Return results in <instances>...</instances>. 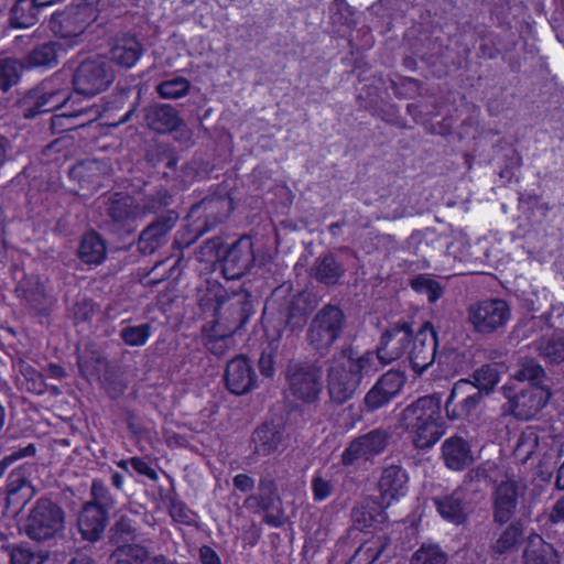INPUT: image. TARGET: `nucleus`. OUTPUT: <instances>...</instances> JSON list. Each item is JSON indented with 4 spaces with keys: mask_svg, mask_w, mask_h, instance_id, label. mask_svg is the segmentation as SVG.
Returning <instances> with one entry per match:
<instances>
[{
    "mask_svg": "<svg viewBox=\"0 0 564 564\" xmlns=\"http://www.w3.org/2000/svg\"><path fill=\"white\" fill-rule=\"evenodd\" d=\"M145 551L138 545H128L118 549L112 554L115 564H143Z\"/></svg>",
    "mask_w": 564,
    "mask_h": 564,
    "instance_id": "nucleus-44",
    "label": "nucleus"
},
{
    "mask_svg": "<svg viewBox=\"0 0 564 564\" xmlns=\"http://www.w3.org/2000/svg\"><path fill=\"white\" fill-rule=\"evenodd\" d=\"M387 543L382 536L373 538L365 542L356 552L351 564H372L383 552Z\"/></svg>",
    "mask_w": 564,
    "mask_h": 564,
    "instance_id": "nucleus-35",
    "label": "nucleus"
},
{
    "mask_svg": "<svg viewBox=\"0 0 564 564\" xmlns=\"http://www.w3.org/2000/svg\"><path fill=\"white\" fill-rule=\"evenodd\" d=\"M176 214L170 213L166 219L159 220L147 227L140 237L139 247L144 253H152L162 242L176 221Z\"/></svg>",
    "mask_w": 564,
    "mask_h": 564,
    "instance_id": "nucleus-23",
    "label": "nucleus"
},
{
    "mask_svg": "<svg viewBox=\"0 0 564 564\" xmlns=\"http://www.w3.org/2000/svg\"><path fill=\"white\" fill-rule=\"evenodd\" d=\"M543 373V369L533 360L524 361L516 373V380L520 386L534 383Z\"/></svg>",
    "mask_w": 564,
    "mask_h": 564,
    "instance_id": "nucleus-47",
    "label": "nucleus"
},
{
    "mask_svg": "<svg viewBox=\"0 0 564 564\" xmlns=\"http://www.w3.org/2000/svg\"><path fill=\"white\" fill-rule=\"evenodd\" d=\"M78 365H79L82 375L86 379L93 380L97 377V372L99 371V368L102 364L99 359L88 360L80 356L78 359Z\"/></svg>",
    "mask_w": 564,
    "mask_h": 564,
    "instance_id": "nucleus-54",
    "label": "nucleus"
},
{
    "mask_svg": "<svg viewBox=\"0 0 564 564\" xmlns=\"http://www.w3.org/2000/svg\"><path fill=\"white\" fill-rule=\"evenodd\" d=\"M57 51L56 45L48 43L37 50V67L40 66H52L56 63Z\"/></svg>",
    "mask_w": 564,
    "mask_h": 564,
    "instance_id": "nucleus-50",
    "label": "nucleus"
},
{
    "mask_svg": "<svg viewBox=\"0 0 564 564\" xmlns=\"http://www.w3.org/2000/svg\"><path fill=\"white\" fill-rule=\"evenodd\" d=\"M34 184L35 166L30 163L10 181L8 191L14 194L22 204L29 206L35 196Z\"/></svg>",
    "mask_w": 564,
    "mask_h": 564,
    "instance_id": "nucleus-24",
    "label": "nucleus"
},
{
    "mask_svg": "<svg viewBox=\"0 0 564 564\" xmlns=\"http://www.w3.org/2000/svg\"><path fill=\"white\" fill-rule=\"evenodd\" d=\"M499 382L497 369L492 366H484L475 373L474 386L477 390L489 391Z\"/></svg>",
    "mask_w": 564,
    "mask_h": 564,
    "instance_id": "nucleus-45",
    "label": "nucleus"
},
{
    "mask_svg": "<svg viewBox=\"0 0 564 564\" xmlns=\"http://www.w3.org/2000/svg\"><path fill=\"white\" fill-rule=\"evenodd\" d=\"M388 437L384 432L371 431L354 441L343 453L345 465H351L360 460H367L380 454L387 446Z\"/></svg>",
    "mask_w": 564,
    "mask_h": 564,
    "instance_id": "nucleus-16",
    "label": "nucleus"
},
{
    "mask_svg": "<svg viewBox=\"0 0 564 564\" xmlns=\"http://www.w3.org/2000/svg\"><path fill=\"white\" fill-rule=\"evenodd\" d=\"M278 356V345L270 344L263 349L259 358V370L263 377L271 378L275 373V359Z\"/></svg>",
    "mask_w": 564,
    "mask_h": 564,
    "instance_id": "nucleus-46",
    "label": "nucleus"
},
{
    "mask_svg": "<svg viewBox=\"0 0 564 564\" xmlns=\"http://www.w3.org/2000/svg\"><path fill=\"white\" fill-rule=\"evenodd\" d=\"M105 527V511L98 505H85L78 519V528L83 538L89 541H96L100 538Z\"/></svg>",
    "mask_w": 564,
    "mask_h": 564,
    "instance_id": "nucleus-22",
    "label": "nucleus"
},
{
    "mask_svg": "<svg viewBox=\"0 0 564 564\" xmlns=\"http://www.w3.org/2000/svg\"><path fill=\"white\" fill-rule=\"evenodd\" d=\"M411 332L410 326L403 323L395 324L383 333L378 350L373 352L377 358L376 371L382 365L404 357Z\"/></svg>",
    "mask_w": 564,
    "mask_h": 564,
    "instance_id": "nucleus-11",
    "label": "nucleus"
},
{
    "mask_svg": "<svg viewBox=\"0 0 564 564\" xmlns=\"http://www.w3.org/2000/svg\"><path fill=\"white\" fill-rule=\"evenodd\" d=\"M408 482L409 477L402 468L390 466L383 469L378 484L381 507L387 509L404 497Z\"/></svg>",
    "mask_w": 564,
    "mask_h": 564,
    "instance_id": "nucleus-17",
    "label": "nucleus"
},
{
    "mask_svg": "<svg viewBox=\"0 0 564 564\" xmlns=\"http://www.w3.org/2000/svg\"><path fill=\"white\" fill-rule=\"evenodd\" d=\"M91 21L93 17L89 8L75 7L54 14L50 28L56 36L68 41L69 44H74Z\"/></svg>",
    "mask_w": 564,
    "mask_h": 564,
    "instance_id": "nucleus-10",
    "label": "nucleus"
},
{
    "mask_svg": "<svg viewBox=\"0 0 564 564\" xmlns=\"http://www.w3.org/2000/svg\"><path fill=\"white\" fill-rule=\"evenodd\" d=\"M519 487L514 479L507 477L498 486L495 495V519L500 523L507 522L516 508Z\"/></svg>",
    "mask_w": 564,
    "mask_h": 564,
    "instance_id": "nucleus-19",
    "label": "nucleus"
},
{
    "mask_svg": "<svg viewBox=\"0 0 564 564\" xmlns=\"http://www.w3.org/2000/svg\"><path fill=\"white\" fill-rule=\"evenodd\" d=\"M23 455L21 453H13L11 455L4 456L0 460V477H2L8 468L12 465V463L19 458H21Z\"/></svg>",
    "mask_w": 564,
    "mask_h": 564,
    "instance_id": "nucleus-61",
    "label": "nucleus"
},
{
    "mask_svg": "<svg viewBox=\"0 0 564 564\" xmlns=\"http://www.w3.org/2000/svg\"><path fill=\"white\" fill-rule=\"evenodd\" d=\"M234 486L242 492H248L253 489L254 480L248 475L239 474L234 478Z\"/></svg>",
    "mask_w": 564,
    "mask_h": 564,
    "instance_id": "nucleus-57",
    "label": "nucleus"
},
{
    "mask_svg": "<svg viewBox=\"0 0 564 564\" xmlns=\"http://www.w3.org/2000/svg\"><path fill=\"white\" fill-rule=\"evenodd\" d=\"M372 351L362 355L344 352L332 362L328 371V393L332 401L344 403L356 393L364 376L376 372Z\"/></svg>",
    "mask_w": 564,
    "mask_h": 564,
    "instance_id": "nucleus-2",
    "label": "nucleus"
},
{
    "mask_svg": "<svg viewBox=\"0 0 564 564\" xmlns=\"http://www.w3.org/2000/svg\"><path fill=\"white\" fill-rule=\"evenodd\" d=\"M4 223L0 218V262H4L8 259L9 245L6 240Z\"/></svg>",
    "mask_w": 564,
    "mask_h": 564,
    "instance_id": "nucleus-60",
    "label": "nucleus"
},
{
    "mask_svg": "<svg viewBox=\"0 0 564 564\" xmlns=\"http://www.w3.org/2000/svg\"><path fill=\"white\" fill-rule=\"evenodd\" d=\"M35 553L24 546H13L10 552V564H32Z\"/></svg>",
    "mask_w": 564,
    "mask_h": 564,
    "instance_id": "nucleus-52",
    "label": "nucleus"
},
{
    "mask_svg": "<svg viewBox=\"0 0 564 564\" xmlns=\"http://www.w3.org/2000/svg\"><path fill=\"white\" fill-rule=\"evenodd\" d=\"M510 316L509 305L499 299L477 302L468 310V322L476 332L481 334H489L503 327Z\"/></svg>",
    "mask_w": 564,
    "mask_h": 564,
    "instance_id": "nucleus-4",
    "label": "nucleus"
},
{
    "mask_svg": "<svg viewBox=\"0 0 564 564\" xmlns=\"http://www.w3.org/2000/svg\"><path fill=\"white\" fill-rule=\"evenodd\" d=\"M286 380L292 395L303 402H314L322 391L321 371L313 366L291 364Z\"/></svg>",
    "mask_w": 564,
    "mask_h": 564,
    "instance_id": "nucleus-9",
    "label": "nucleus"
},
{
    "mask_svg": "<svg viewBox=\"0 0 564 564\" xmlns=\"http://www.w3.org/2000/svg\"><path fill=\"white\" fill-rule=\"evenodd\" d=\"M386 508L380 506L379 509L375 508V502H367L354 512L355 523L360 529L377 528L387 521Z\"/></svg>",
    "mask_w": 564,
    "mask_h": 564,
    "instance_id": "nucleus-31",
    "label": "nucleus"
},
{
    "mask_svg": "<svg viewBox=\"0 0 564 564\" xmlns=\"http://www.w3.org/2000/svg\"><path fill=\"white\" fill-rule=\"evenodd\" d=\"M113 79V74L107 67L106 58L97 56L84 61L74 77L77 94L95 96L105 90Z\"/></svg>",
    "mask_w": 564,
    "mask_h": 564,
    "instance_id": "nucleus-5",
    "label": "nucleus"
},
{
    "mask_svg": "<svg viewBox=\"0 0 564 564\" xmlns=\"http://www.w3.org/2000/svg\"><path fill=\"white\" fill-rule=\"evenodd\" d=\"M199 555L203 564H220V560L216 552L208 546H203L199 551Z\"/></svg>",
    "mask_w": 564,
    "mask_h": 564,
    "instance_id": "nucleus-59",
    "label": "nucleus"
},
{
    "mask_svg": "<svg viewBox=\"0 0 564 564\" xmlns=\"http://www.w3.org/2000/svg\"><path fill=\"white\" fill-rule=\"evenodd\" d=\"M64 527L62 510L50 501L37 503V540L47 539Z\"/></svg>",
    "mask_w": 564,
    "mask_h": 564,
    "instance_id": "nucleus-20",
    "label": "nucleus"
},
{
    "mask_svg": "<svg viewBox=\"0 0 564 564\" xmlns=\"http://www.w3.org/2000/svg\"><path fill=\"white\" fill-rule=\"evenodd\" d=\"M227 291L217 282L206 280L198 289V303L203 311L212 312L214 316L223 310V304L227 297Z\"/></svg>",
    "mask_w": 564,
    "mask_h": 564,
    "instance_id": "nucleus-27",
    "label": "nucleus"
},
{
    "mask_svg": "<svg viewBox=\"0 0 564 564\" xmlns=\"http://www.w3.org/2000/svg\"><path fill=\"white\" fill-rule=\"evenodd\" d=\"M343 327V312L336 306H326L314 317L308 340L317 350L327 349L339 338Z\"/></svg>",
    "mask_w": 564,
    "mask_h": 564,
    "instance_id": "nucleus-6",
    "label": "nucleus"
},
{
    "mask_svg": "<svg viewBox=\"0 0 564 564\" xmlns=\"http://www.w3.org/2000/svg\"><path fill=\"white\" fill-rule=\"evenodd\" d=\"M106 253V245L99 235L88 232L83 237L78 256L85 263L99 264L105 260Z\"/></svg>",
    "mask_w": 564,
    "mask_h": 564,
    "instance_id": "nucleus-29",
    "label": "nucleus"
},
{
    "mask_svg": "<svg viewBox=\"0 0 564 564\" xmlns=\"http://www.w3.org/2000/svg\"><path fill=\"white\" fill-rule=\"evenodd\" d=\"M145 214L143 208L134 205L131 198H123L116 202L110 210L111 217L118 221L134 220Z\"/></svg>",
    "mask_w": 564,
    "mask_h": 564,
    "instance_id": "nucleus-38",
    "label": "nucleus"
},
{
    "mask_svg": "<svg viewBox=\"0 0 564 564\" xmlns=\"http://www.w3.org/2000/svg\"><path fill=\"white\" fill-rule=\"evenodd\" d=\"M481 399V392L467 380L456 382L446 401L445 410L451 420L468 415L476 409Z\"/></svg>",
    "mask_w": 564,
    "mask_h": 564,
    "instance_id": "nucleus-13",
    "label": "nucleus"
},
{
    "mask_svg": "<svg viewBox=\"0 0 564 564\" xmlns=\"http://www.w3.org/2000/svg\"><path fill=\"white\" fill-rule=\"evenodd\" d=\"M446 555L433 544L422 545L412 557V564H446Z\"/></svg>",
    "mask_w": 564,
    "mask_h": 564,
    "instance_id": "nucleus-43",
    "label": "nucleus"
},
{
    "mask_svg": "<svg viewBox=\"0 0 564 564\" xmlns=\"http://www.w3.org/2000/svg\"><path fill=\"white\" fill-rule=\"evenodd\" d=\"M411 286L415 292L426 295L430 302H435L443 293L440 283L427 275L414 278L411 281Z\"/></svg>",
    "mask_w": 564,
    "mask_h": 564,
    "instance_id": "nucleus-42",
    "label": "nucleus"
},
{
    "mask_svg": "<svg viewBox=\"0 0 564 564\" xmlns=\"http://www.w3.org/2000/svg\"><path fill=\"white\" fill-rule=\"evenodd\" d=\"M436 347L437 336L432 324L424 323L415 334L411 332L404 357L416 375H422L433 364Z\"/></svg>",
    "mask_w": 564,
    "mask_h": 564,
    "instance_id": "nucleus-3",
    "label": "nucleus"
},
{
    "mask_svg": "<svg viewBox=\"0 0 564 564\" xmlns=\"http://www.w3.org/2000/svg\"><path fill=\"white\" fill-rule=\"evenodd\" d=\"M540 355L550 362L564 361V334L554 333L550 337H544L538 347Z\"/></svg>",
    "mask_w": 564,
    "mask_h": 564,
    "instance_id": "nucleus-34",
    "label": "nucleus"
},
{
    "mask_svg": "<svg viewBox=\"0 0 564 564\" xmlns=\"http://www.w3.org/2000/svg\"><path fill=\"white\" fill-rule=\"evenodd\" d=\"M551 520L553 522L564 521V497L555 503L551 513Z\"/></svg>",
    "mask_w": 564,
    "mask_h": 564,
    "instance_id": "nucleus-62",
    "label": "nucleus"
},
{
    "mask_svg": "<svg viewBox=\"0 0 564 564\" xmlns=\"http://www.w3.org/2000/svg\"><path fill=\"white\" fill-rule=\"evenodd\" d=\"M154 117L162 121V123L151 122V126L156 131H169L177 126V117L173 109L170 107H161L153 112Z\"/></svg>",
    "mask_w": 564,
    "mask_h": 564,
    "instance_id": "nucleus-48",
    "label": "nucleus"
},
{
    "mask_svg": "<svg viewBox=\"0 0 564 564\" xmlns=\"http://www.w3.org/2000/svg\"><path fill=\"white\" fill-rule=\"evenodd\" d=\"M405 376L400 371H388L382 375L365 397L369 410H377L388 404L403 389Z\"/></svg>",
    "mask_w": 564,
    "mask_h": 564,
    "instance_id": "nucleus-14",
    "label": "nucleus"
},
{
    "mask_svg": "<svg viewBox=\"0 0 564 564\" xmlns=\"http://www.w3.org/2000/svg\"><path fill=\"white\" fill-rule=\"evenodd\" d=\"M258 453L267 455L280 447L282 434L269 425L259 427L252 437Z\"/></svg>",
    "mask_w": 564,
    "mask_h": 564,
    "instance_id": "nucleus-32",
    "label": "nucleus"
},
{
    "mask_svg": "<svg viewBox=\"0 0 564 564\" xmlns=\"http://www.w3.org/2000/svg\"><path fill=\"white\" fill-rule=\"evenodd\" d=\"M225 382L227 389L237 395L253 390L258 383V376L252 362L245 356L231 359L226 368Z\"/></svg>",
    "mask_w": 564,
    "mask_h": 564,
    "instance_id": "nucleus-12",
    "label": "nucleus"
},
{
    "mask_svg": "<svg viewBox=\"0 0 564 564\" xmlns=\"http://www.w3.org/2000/svg\"><path fill=\"white\" fill-rule=\"evenodd\" d=\"M25 533L31 540L35 541V505L31 506L28 509Z\"/></svg>",
    "mask_w": 564,
    "mask_h": 564,
    "instance_id": "nucleus-58",
    "label": "nucleus"
},
{
    "mask_svg": "<svg viewBox=\"0 0 564 564\" xmlns=\"http://www.w3.org/2000/svg\"><path fill=\"white\" fill-rule=\"evenodd\" d=\"M252 262V256L248 249L240 245L230 248L224 258L223 272L226 279L234 280L242 276Z\"/></svg>",
    "mask_w": 564,
    "mask_h": 564,
    "instance_id": "nucleus-25",
    "label": "nucleus"
},
{
    "mask_svg": "<svg viewBox=\"0 0 564 564\" xmlns=\"http://www.w3.org/2000/svg\"><path fill=\"white\" fill-rule=\"evenodd\" d=\"M513 395L508 394L511 413L521 420L535 416L547 403L550 392L538 383H525L516 387Z\"/></svg>",
    "mask_w": 564,
    "mask_h": 564,
    "instance_id": "nucleus-8",
    "label": "nucleus"
},
{
    "mask_svg": "<svg viewBox=\"0 0 564 564\" xmlns=\"http://www.w3.org/2000/svg\"><path fill=\"white\" fill-rule=\"evenodd\" d=\"M35 36V31L28 35H19L15 37V46L22 47L24 44H30L31 40Z\"/></svg>",
    "mask_w": 564,
    "mask_h": 564,
    "instance_id": "nucleus-63",
    "label": "nucleus"
},
{
    "mask_svg": "<svg viewBox=\"0 0 564 564\" xmlns=\"http://www.w3.org/2000/svg\"><path fill=\"white\" fill-rule=\"evenodd\" d=\"M397 429L409 434L416 448L433 447L446 433L440 395H425L408 404L397 414Z\"/></svg>",
    "mask_w": 564,
    "mask_h": 564,
    "instance_id": "nucleus-1",
    "label": "nucleus"
},
{
    "mask_svg": "<svg viewBox=\"0 0 564 564\" xmlns=\"http://www.w3.org/2000/svg\"><path fill=\"white\" fill-rule=\"evenodd\" d=\"M141 45L134 37L119 39L111 50L112 61L122 67H133L141 56Z\"/></svg>",
    "mask_w": 564,
    "mask_h": 564,
    "instance_id": "nucleus-28",
    "label": "nucleus"
},
{
    "mask_svg": "<svg viewBox=\"0 0 564 564\" xmlns=\"http://www.w3.org/2000/svg\"><path fill=\"white\" fill-rule=\"evenodd\" d=\"M442 449L446 466L453 470H462L474 462L473 452L462 437L447 438Z\"/></svg>",
    "mask_w": 564,
    "mask_h": 564,
    "instance_id": "nucleus-21",
    "label": "nucleus"
},
{
    "mask_svg": "<svg viewBox=\"0 0 564 564\" xmlns=\"http://www.w3.org/2000/svg\"><path fill=\"white\" fill-rule=\"evenodd\" d=\"M151 336L149 324L126 326L120 332L122 340L132 347L144 346Z\"/></svg>",
    "mask_w": 564,
    "mask_h": 564,
    "instance_id": "nucleus-40",
    "label": "nucleus"
},
{
    "mask_svg": "<svg viewBox=\"0 0 564 564\" xmlns=\"http://www.w3.org/2000/svg\"><path fill=\"white\" fill-rule=\"evenodd\" d=\"M252 311L249 295L246 292H236L227 295L223 310L215 316L216 325L221 329L217 330V337H226L247 323Z\"/></svg>",
    "mask_w": 564,
    "mask_h": 564,
    "instance_id": "nucleus-7",
    "label": "nucleus"
},
{
    "mask_svg": "<svg viewBox=\"0 0 564 564\" xmlns=\"http://www.w3.org/2000/svg\"><path fill=\"white\" fill-rule=\"evenodd\" d=\"M435 506L442 518L447 521L462 523L465 520V511L458 494L445 497L444 499H436Z\"/></svg>",
    "mask_w": 564,
    "mask_h": 564,
    "instance_id": "nucleus-33",
    "label": "nucleus"
},
{
    "mask_svg": "<svg viewBox=\"0 0 564 564\" xmlns=\"http://www.w3.org/2000/svg\"><path fill=\"white\" fill-rule=\"evenodd\" d=\"M343 270L332 257L319 259L314 269L315 278L325 284H335L341 276Z\"/></svg>",
    "mask_w": 564,
    "mask_h": 564,
    "instance_id": "nucleus-37",
    "label": "nucleus"
},
{
    "mask_svg": "<svg viewBox=\"0 0 564 564\" xmlns=\"http://www.w3.org/2000/svg\"><path fill=\"white\" fill-rule=\"evenodd\" d=\"M523 564H560L555 549L539 535L531 536L524 551Z\"/></svg>",
    "mask_w": 564,
    "mask_h": 564,
    "instance_id": "nucleus-26",
    "label": "nucleus"
},
{
    "mask_svg": "<svg viewBox=\"0 0 564 564\" xmlns=\"http://www.w3.org/2000/svg\"><path fill=\"white\" fill-rule=\"evenodd\" d=\"M129 464L135 471H138L141 475L147 476L149 479H152V480L158 479L156 471L143 459L134 457L129 462Z\"/></svg>",
    "mask_w": 564,
    "mask_h": 564,
    "instance_id": "nucleus-55",
    "label": "nucleus"
},
{
    "mask_svg": "<svg viewBox=\"0 0 564 564\" xmlns=\"http://www.w3.org/2000/svg\"><path fill=\"white\" fill-rule=\"evenodd\" d=\"M556 485L560 489H564V463L562 464V466L558 469Z\"/></svg>",
    "mask_w": 564,
    "mask_h": 564,
    "instance_id": "nucleus-64",
    "label": "nucleus"
},
{
    "mask_svg": "<svg viewBox=\"0 0 564 564\" xmlns=\"http://www.w3.org/2000/svg\"><path fill=\"white\" fill-rule=\"evenodd\" d=\"M94 303L88 300H83L76 303L72 308L70 313L76 322H83L89 319L94 314Z\"/></svg>",
    "mask_w": 564,
    "mask_h": 564,
    "instance_id": "nucleus-51",
    "label": "nucleus"
},
{
    "mask_svg": "<svg viewBox=\"0 0 564 564\" xmlns=\"http://www.w3.org/2000/svg\"><path fill=\"white\" fill-rule=\"evenodd\" d=\"M313 494L317 500L326 499L330 495V484L321 477H315L313 479Z\"/></svg>",
    "mask_w": 564,
    "mask_h": 564,
    "instance_id": "nucleus-56",
    "label": "nucleus"
},
{
    "mask_svg": "<svg viewBox=\"0 0 564 564\" xmlns=\"http://www.w3.org/2000/svg\"><path fill=\"white\" fill-rule=\"evenodd\" d=\"M35 68V46L30 47L22 59L0 56V90L9 93L18 85L25 70Z\"/></svg>",
    "mask_w": 564,
    "mask_h": 564,
    "instance_id": "nucleus-18",
    "label": "nucleus"
},
{
    "mask_svg": "<svg viewBox=\"0 0 564 564\" xmlns=\"http://www.w3.org/2000/svg\"><path fill=\"white\" fill-rule=\"evenodd\" d=\"M156 89L162 98L176 99L187 94L189 82L184 77H175L164 80Z\"/></svg>",
    "mask_w": 564,
    "mask_h": 564,
    "instance_id": "nucleus-41",
    "label": "nucleus"
},
{
    "mask_svg": "<svg viewBox=\"0 0 564 564\" xmlns=\"http://www.w3.org/2000/svg\"><path fill=\"white\" fill-rule=\"evenodd\" d=\"M33 465L26 463L13 469L7 481V501L20 508L25 507L35 495V487L30 477Z\"/></svg>",
    "mask_w": 564,
    "mask_h": 564,
    "instance_id": "nucleus-15",
    "label": "nucleus"
},
{
    "mask_svg": "<svg viewBox=\"0 0 564 564\" xmlns=\"http://www.w3.org/2000/svg\"><path fill=\"white\" fill-rule=\"evenodd\" d=\"M19 372L22 378H19V386L29 392H35V368L26 360L20 359L18 362Z\"/></svg>",
    "mask_w": 564,
    "mask_h": 564,
    "instance_id": "nucleus-49",
    "label": "nucleus"
},
{
    "mask_svg": "<svg viewBox=\"0 0 564 564\" xmlns=\"http://www.w3.org/2000/svg\"><path fill=\"white\" fill-rule=\"evenodd\" d=\"M539 447V435L535 429L527 427L519 437L514 448L517 459L527 462Z\"/></svg>",
    "mask_w": 564,
    "mask_h": 564,
    "instance_id": "nucleus-36",
    "label": "nucleus"
},
{
    "mask_svg": "<svg viewBox=\"0 0 564 564\" xmlns=\"http://www.w3.org/2000/svg\"><path fill=\"white\" fill-rule=\"evenodd\" d=\"M9 21L14 29H25L35 24V0H13Z\"/></svg>",
    "mask_w": 564,
    "mask_h": 564,
    "instance_id": "nucleus-30",
    "label": "nucleus"
},
{
    "mask_svg": "<svg viewBox=\"0 0 564 564\" xmlns=\"http://www.w3.org/2000/svg\"><path fill=\"white\" fill-rule=\"evenodd\" d=\"M33 99H35V87L28 89L24 97L18 101L19 107L26 106L22 111L25 119L35 118V100Z\"/></svg>",
    "mask_w": 564,
    "mask_h": 564,
    "instance_id": "nucleus-53",
    "label": "nucleus"
},
{
    "mask_svg": "<svg viewBox=\"0 0 564 564\" xmlns=\"http://www.w3.org/2000/svg\"><path fill=\"white\" fill-rule=\"evenodd\" d=\"M522 534V530L517 524L509 525L494 543L492 550L496 554H506L513 551Z\"/></svg>",
    "mask_w": 564,
    "mask_h": 564,
    "instance_id": "nucleus-39",
    "label": "nucleus"
}]
</instances>
